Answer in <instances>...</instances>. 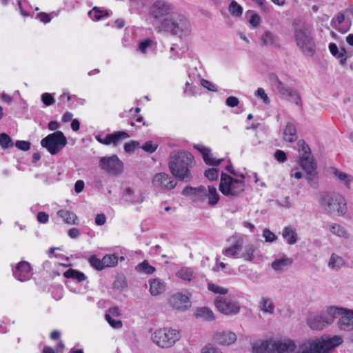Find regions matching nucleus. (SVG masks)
I'll return each instance as SVG.
<instances>
[{"label":"nucleus","mask_w":353,"mask_h":353,"mask_svg":"<svg viewBox=\"0 0 353 353\" xmlns=\"http://www.w3.org/2000/svg\"><path fill=\"white\" fill-rule=\"evenodd\" d=\"M282 236L289 245H294L297 241V234L292 227H285L282 232Z\"/></svg>","instance_id":"393cba45"},{"label":"nucleus","mask_w":353,"mask_h":353,"mask_svg":"<svg viewBox=\"0 0 353 353\" xmlns=\"http://www.w3.org/2000/svg\"><path fill=\"white\" fill-rule=\"evenodd\" d=\"M243 243L241 240H238L232 246L225 249L223 251V254L228 256H234L237 254L242 249Z\"/></svg>","instance_id":"72a5a7b5"},{"label":"nucleus","mask_w":353,"mask_h":353,"mask_svg":"<svg viewBox=\"0 0 353 353\" xmlns=\"http://www.w3.org/2000/svg\"><path fill=\"white\" fill-rule=\"evenodd\" d=\"M99 165L112 175H118L123 172V163L115 154L102 157L99 161Z\"/></svg>","instance_id":"f8f14e48"},{"label":"nucleus","mask_w":353,"mask_h":353,"mask_svg":"<svg viewBox=\"0 0 353 353\" xmlns=\"http://www.w3.org/2000/svg\"><path fill=\"white\" fill-rule=\"evenodd\" d=\"M204 175L210 181H214L218 178V170L210 168L205 171Z\"/></svg>","instance_id":"603ef678"},{"label":"nucleus","mask_w":353,"mask_h":353,"mask_svg":"<svg viewBox=\"0 0 353 353\" xmlns=\"http://www.w3.org/2000/svg\"><path fill=\"white\" fill-rule=\"evenodd\" d=\"M102 261L104 268L114 267L118 263L117 256L114 254H107L103 257Z\"/></svg>","instance_id":"a19ab883"},{"label":"nucleus","mask_w":353,"mask_h":353,"mask_svg":"<svg viewBox=\"0 0 353 353\" xmlns=\"http://www.w3.org/2000/svg\"><path fill=\"white\" fill-rule=\"evenodd\" d=\"M13 141L11 137L5 132L0 134V145L3 149H8L13 147Z\"/></svg>","instance_id":"ea45409f"},{"label":"nucleus","mask_w":353,"mask_h":353,"mask_svg":"<svg viewBox=\"0 0 353 353\" xmlns=\"http://www.w3.org/2000/svg\"><path fill=\"white\" fill-rule=\"evenodd\" d=\"M105 319L109 324L115 329H119L122 327V322L120 320H114L110 314H105Z\"/></svg>","instance_id":"864d4df0"},{"label":"nucleus","mask_w":353,"mask_h":353,"mask_svg":"<svg viewBox=\"0 0 353 353\" xmlns=\"http://www.w3.org/2000/svg\"><path fill=\"white\" fill-rule=\"evenodd\" d=\"M195 316L197 318H202L205 321H208L214 319V315L213 312L206 307H201L197 308L195 312Z\"/></svg>","instance_id":"bb28decb"},{"label":"nucleus","mask_w":353,"mask_h":353,"mask_svg":"<svg viewBox=\"0 0 353 353\" xmlns=\"http://www.w3.org/2000/svg\"><path fill=\"white\" fill-rule=\"evenodd\" d=\"M330 232L339 237H343L345 239H347L349 237V234L347 230L340 225L336 223H334L330 228Z\"/></svg>","instance_id":"4c0bfd02"},{"label":"nucleus","mask_w":353,"mask_h":353,"mask_svg":"<svg viewBox=\"0 0 353 353\" xmlns=\"http://www.w3.org/2000/svg\"><path fill=\"white\" fill-rule=\"evenodd\" d=\"M139 142L136 141H130L124 144V150L127 152H130L134 150L135 148L139 145Z\"/></svg>","instance_id":"052dcab7"},{"label":"nucleus","mask_w":353,"mask_h":353,"mask_svg":"<svg viewBox=\"0 0 353 353\" xmlns=\"http://www.w3.org/2000/svg\"><path fill=\"white\" fill-rule=\"evenodd\" d=\"M241 179H234L230 175L222 172L221 175L219 190L221 192L231 199L239 196L245 190L243 174H239Z\"/></svg>","instance_id":"0eeeda50"},{"label":"nucleus","mask_w":353,"mask_h":353,"mask_svg":"<svg viewBox=\"0 0 353 353\" xmlns=\"http://www.w3.org/2000/svg\"><path fill=\"white\" fill-rule=\"evenodd\" d=\"M176 276L179 278L185 281H191L192 279V272L188 269L183 268L176 272Z\"/></svg>","instance_id":"8fccbe9b"},{"label":"nucleus","mask_w":353,"mask_h":353,"mask_svg":"<svg viewBox=\"0 0 353 353\" xmlns=\"http://www.w3.org/2000/svg\"><path fill=\"white\" fill-rule=\"evenodd\" d=\"M89 263L90 265L97 270H101L104 269L103 261L97 259L94 255H92L89 258Z\"/></svg>","instance_id":"49530a36"},{"label":"nucleus","mask_w":353,"mask_h":353,"mask_svg":"<svg viewBox=\"0 0 353 353\" xmlns=\"http://www.w3.org/2000/svg\"><path fill=\"white\" fill-rule=\"evenodd\" d=\"M255 251V248L253 245H248L245 250L242 256L245 259V260L248 261H252L254 256V252Z\"/></svg>","instance_id":"a18cd8bd"},{"label":"nucleus","mask_w":353,"mask_h":353,"mask_svg":"<svg viewBox=\"0 0 353 353\" xmlns=\"http://www.w3.org/2000/svg\"><path fill=\"white\" fill-rule=\"evenodd\" d=\"M299 145H300L301 150L303 152V156H310V148L308 145L306 144L304 140H300L299 141Z\"/></svg>","instance_id":"0e129e2a"},{"label":"nucleus","mask_w":353,"mask_h":353,"mask_svg":"<svg viewBox=\"0 0 353 353\" xmlns=\"http://www.w3.org/2000/svg\"><path fill=\"white\" fill-rule=\"evenodd\" d=\"M270 350V341H262L259 343H255L253 346L254 353H269Z\"/></svg>","instance_id":"c9c22d12"},{"label":"nucleus","mask_w":353,"mask_h":353,"mask_svg":"<svg viewBox=\"0 0 353 353\" xmlns=\"http://www.w3.org/2000/svg\"><path fill=\"white\" fill-rule=\"evenodd\" d=\"M208 288L210 291L213 292L216 294H225L228 290L221 287L216 284L209 283L208 285Z\"/></svg>","instance_id":"09e8293b"},{"label":"nucleus","mask_w":353,"mask_h":353,"mask_svg":"<svg viewBox=\"0 0 353 353\" xmlns=\"http://www.w3.org/2000/svg\"><path fill=\"white\" fill-rule=\"evenodd\" d=\"M256 96L261 98L265 104L270 103V99L262 88H259L256 92Z\"/></svg>","instance_id":"13d9d810"},{"label":"nucleus","mask_w":353,"mask_h":353,"mask_svg":"<svg viewBox=\"0 0 353 353\" xmlns=\"http://www.w3.org/2000/svg\"><path fill=\"white\" fill-rule=\"evenodd\" d=\"M299 164L306 173L316 170V163L310 156H302L300 158Z\"/></svg>","instance_id":"b1692460"},{"label":"nucleus","mask_w":353,"mask_h":353,"mask_svg":"<svg viewBox=\"0 0 353 353\" xmlns=\"http://www.w3.org/2000/svg\"><path fill=\"white\" fill-rule=\"evenodd\" d=\"M30 270L29 263L21 261L13 271L14 276L21 282L26 281L30 279Z\"/></svg>","instance_id":"a211bd4d"},{"label":"nucleus","mask_w":353,"mask_h":353,"mask_svg":"<svg viewBox=\"0 0 353 353\" xmlns=\"http://www.w3.org/2000/svg\"><path fill=\"white\" fill-rule=\"evenodd\" d=\"M205 197L208 199V203L210 205L216 204L219 200V195L216 188L213 185L208 186V191L206 190Z\"/></svg>","instance_id":"c85d7f7f"},{"label":"nucleus","mask_w":353,"mask_h":353,"mask_svg":"<svg viewBox=\"0 0 353 353\" xmlns=\"http://www.w3.org/2000/svg\"><path fill=\"white\" fill-rule=\"evenodd\" d=\"M180 338L179 331L171 327L158 329L151 335L152 341L162 348L172 347Z\"/></svg>","instance_id":"1a4fd4ad"},{"label":"nucleus","mask_w":353,"mask_h":353,"mask_svg":"<svg viewBox=\"0 0 353 353\" xmlns=\"http://www.w3.org/2000/svg\"><path fill=\"white\" fill-rule=\"evenodd\" d=\"M229 12L234 17H239L241 15L243 9L235 1H232L229 6Z\"/></svg>","instance_id":"37998d69"},{"label":"nucleus","mask_w":353,"mask_h":353,"mask_svg":"<svg viewBox=\"0 0 353 353\" xmlns=\"http://www.w3.org/2000/svg\"><path fill=\"white\" fill-rule=\"evenodd\" d=\"M333 22L336 29L343 33L347 32L351 26V20L345 19V15L341 12L337 14L336 21Z\"/></svg>","instance_id":"412c9836"},{"label":"nucleus","mask_w":353,"mask_h":353,"mask_svg":"<svg viewBox=\"0 0 353 353\" xmlns=\"http://www.w3.org/2000/svg\"><path fill=\"white\" fill-rule=\"evenodd\" d=\"M152 44V41L150 39H146L143 41H142L139 46V50L145 53L146 51V49L149 48Z\"/></svg>","instance_id":"338daca9"},{"label":"nucleus","mask_w":353,"mask_h":353,"mask_svg":"<svg viewBox=\"0 0 353 353\" xmlns=\"http://www.w3.org/2000/svg\"><path fill=\"white\" fill-rule=\"evenodd\" d=\"M214 304L220 312L225 315H236L240 311V306L236 301L229 297L218 296Z\"/></svg>","instance_id":"9b49d317"},{"label":"nucleus","mask_w":353,"mask_h":353,"mask_svg":"<svg viewBox=\"0 0 353 353\" xmlns=\"http://www.w3.org/2000/svg\"><path fill=\"white\" fill-rule=\"evenodd\" d=\"M157 146L158 145L153 144L152 141H147L141 148L144 151L149 153H152L157 150Z\"/></svg>","instance_id":"bf43d9fd"},{"label":"nucleus","mask_w":353,"mask_h":353,"mask_svg":"<svg viewBox=\"0 0 353 353\" xmlns=\"http://www.w3.org/2000/svg\"><path fill=\"white\" fill-rule=\"evenodd\" d=\"M201 353H223L221 350L212 344H208L201 349Z\"/></svg>","instance_id":"3c124183"},{"label":"nucleus","mask_w":353,"mask_h":353,"mask_svg":"<svg viewBox=\"0 0 353 353\" xmlns=\"http://www.w3.org/2000/svg\"><path fill=\"white\" fill-rule=\"evenodd\" d=\"M193 162L191 154L183 151H172L170 154L168 167L172 174L179 180L189 182L192 176L189 167Z\"/></svg>","instance_id":"f03ea898"},{"label":"nucleus","mask_w":353,"mask_h":353,"mask_svg":"<svg viewBox=\"0 0 353 353\" xmlns=\"http://www.w3.org/2000/svg\"><path fill=\"white\" fill-rule=\"evenodd\" d=\"M103 14L104 16L108 17L109 13L107 10H101L99 8L95 6L88 12V15L91 19L99 21L102 18Z\"/></svg>","instance_id":"58836bf2"},{"label":"nucleus","mask_w":353,"mask_h":353,"mask_svg":"<svg viewBox=\"0 0 353 353\" xmlns=\"http://www.w3.org/2000/svg\"><path fill=\"white\" fill-rule=\"evenodd\" d=\"M343 342L339 335L310 338L299 344L296 353H332Z\"/></svg>","instance_id":"f257e3e1"},{"label":"nucleus","mask_w":353,"mask_h":353,"mask_svg":"<svg viewBox=\"0 0 353 353\" xmlns=\"http://www.w3.org/2000/svg\"><path fill=\"white\" fill-rule=\"evenodd\" d=\"M259 308L263 312L273 314L274 306L269 298L262 297L259 303Z\"/></svg>","instance_id":"c756f323"},{"label":"nucleus","mask_w":353,"mask_h":353,"mask_svg":"<svg viewBox=\"0 0 353 353\" xmlns=\"http://www.w3.org/2000/svg\"><path fill=\"white\" fill-rule=\"evenodd\" d=\"M284 141L293 143L297 139L296 129L294 124L288 123L283 131Z\"/></svg>","instance_id":"5701e85b"},{"label":"nucleus","mask_w":353,"mask_h":353,"mask_svg":"<svg viewBox=\"0 0 353 353\" xmlns=\"http://www.w3.org/2000/svg\"><path fill=\"white\" fill-rule=\"evenodd\" d=\"M292 26L296 45L304 54L312 56L315 52V44L307 24L303 19H296Z\"/></svg>","instance_id":"39448f33"},{"label":"nucleus","mask_w":353,"mask_h":353,"mask_svg":"<svg viewBox=\"0 0 353 353\" xmlns=\"http://www.w3.org/2000/svg\"><path fill=\"white\" fill-rule=\"evenodd\" d=\"M201 84L202 85V86H203L204 88H205L206 89H208L210 91H212V92L217 91L216 85L208 80L202 79L201 81Z\"/></svg>","instance_id":"680f3d73"},{"label":"nucleus","mask_w":353,"mask_h":353,"mask_svg":"<svg viewBox=\"0 0 353 353\" xmlns=\"http://www.w3.org/2000/svg\"><path fill=\"white\" fill-rule=\"evenodd\" d=\"M345 264L343 259L335 253L332 254L328 263V267L332 270H338Z\"/></svg>","instance_id":"cd10ccee"},{"label":"nucleus","mask_w":353,"mask_h":353,"mask_svg":"<svg viewBox=\"0 0 353 353\" xmlns=\"http://www.w3.org/2000/svg\"><path fill=\"white\" fill-rule=\"evenodd\" d=\"M165 285L159 279H155L150 282V292L151 295L157 296L165 291Z\"/></svg>","instance_id":"a878e982"},{"label":"nucleus","mask_w":353,"mask_h":353,"mask_svg":"<svg viewBox=\"0 0 353 353\" xmlns=\"http://www.w3.org/2000/svg\"><path fill=\"white\" fill-rule=\"evenodd\" d=\"M213 339L218 344L228 346L235 343L237 336L230 330H223L214 332Z\"/></svg>","instance_id":"2eb2a0df"},{"label":"nucleus","mask_w":353,"mask_h":353,"mask_svg":"<svg viewBox=\"0 0 353 353\" xmlns=\"http://www.w3.org/2000/svg\"><path fill=\"white\" fill-rule=\"evenodd\" d=\"M174 12L171 4L163 0H158L152 3L150 8V15L154 19V25L157 32Z\"/></svg>","instance_id":"6e6552de"},{"label":"nucleus","mask_w":353,"mask_h":353,"mask_svg":"<svg viewBox=\"0 0 353 353\" xmlns=\"http://www.w3.org/2000/svg\"><path fill=\"white\" fill-rule=\"evenodd\" d=\"M342 312L341 307H328L325 310L310 314L307 319V324L313 330H324L332 325L337 314Z\"/></svg>","instance_id":"423d86ee"},{"label":"nucleus","mask_w":353,"mask_h":353,"mask_svg":"<svg viewBox=\"0 0 353 353\" xmlns=\"http://www.w3.org/2000/svg\"><path fill=\"white\" fill-rule=\"evenodd\" d=\"M262 45L264 46H275L277 38L270 32L266 31L261 37Z\"/></svg>","instance_id":"2f4dec72"},{"label":"nucleus","mask_w":353,"mask_h":353,"mask_svg":"<svg viewBox=\"0 0 353 353\" xmlns=\"http://www.w3.org/2000/svg\"><path fill=\"white\" fill-rule=\"evenodd\" d=\"M318 202L326 214L343 216L347 212L344 196L336 192H323L319 194Z\"/></svg>","instance_id":"7ed1b4c3"},{"label":"nucleus","mask_w":353,"mask_h":353,"mask_svg":"<svg viewBox=\"0 0 353 353\" xmlns=\"http://www.w3.org/2000/svg\"><path fill=\"white\" fill-rule=\"evenodd\" d=\"M57 215L62 218L65 223L68 224H74L75 220L77 219L75 214L66 210H61L58 211Z\"/></svg>","instance_id":"473e14b6"},{"label":"nucleus","mask_w":353,"mask_h":353,"mask_svg":"<svg viewBox=\"0 0 353 353\" xmlns=\"http://www.w3.org/2000/svg\"><path fill=\"white\" fill-rule=\"evenodd\" d=\"M263 236L265 238L266 242L272 243L276 239V235L269 229H265L263 230Z\"/></svg>","instance_id":"4d7b16f0"},{"label":"nucleus","mask_w":353,"mask_h":353,"mask_svg":"<svg viewBox=\"0 0 353 353\" xmlns=\"http://www.w3.org/2000/svg\"><path fill=\"white\" fill-rule=\"evenodd\" d=\"M225 103L228 106L234 108L239 105V101L238 98L232 96L227 98Z\"/></svg>","instance_id":"69168bd1"},{"label":"nucleus","mask_w":353,"mask_h":353,"mask_svg":"<svg viewBox=\"0 0 353 353\" xmlns=\"http://www.w3.org/2000/svg\"><path fill=\"white\" fill-rule=\"evenodd\" d=\"M170 305L176 310H185L191 306L190 299L181 293L173 294L169 299Z\"/></svg>","instance_id":"4468645a"},{"label":"nucleus","mask_w":353,"mask_h":353,"mask_svg":"<svg viewBox=\"0 0 353 353\" xmlns=\"http://www.w3.org/2000/svg\"><path fill=\"white\" fill-rule=\"evenodd\" d=\"M270 81L274 90L282 97H286L290 92L293 89V88L288 86L281 81L275 74H272L270 76Z\"/></svg>","instance_id":"aec40b11"},{"label":"nucleus","mask_w":353,"mask_h":353,"mask_svg":"<svg viewBox=\"0 0 353 353\" xmlns=\"http://www.w3.org/2000/svg\"><path fill=\"white\" fill-rule=\"evenodd\" d=\"M37 17L40 19L41 21L46 23L51 21V17L50 14L46 12H40L38 14Z\"/></svg>","instance_id":"774afa93"},{"label":"nucleus","mask_w":353,"mask_h":353,"mask_svg":"<svg viewBox=\"0 0 353 353\" xmlns=\"http://www.w3.org/2000/svg\"><path fill=\"white\" fill-rule=\"evenodd\" d=\"M293 263L291 258L286 256L276 259L272 263V268L278 272H282L287 270Z\"/></svg>","instance_id":"4be33fe9"},{"label":"nucleus","mask_w":353,"mask_h":353,"mask_svg":"<svg viewBox=\"0 0 353 353\" xmlns=\"http://www.w3.org/2000/svg\"><path fill=\"white\" fill-rule=\"evenodd\" d=\"M330 174L337 181L343 184L347 189L350 190L353 185V176L342 172L335 167L329 168Z\"/></svg>","instance_id":"dca6fc26"},{"label":"nucleus","mask_w":353,"mask_h":353,"mask_svg":"<svg viewBox=\"0 0 353 353\" xmlns=\"http://www.w3.org/2000/svg\"><path fill=\"white\" fill-rule=\"evenodd\" d=\"M152 184L156 188H161L166 190L174 188L177 182L165 172L156 174L152 179Z\"/></svg>","instance_id":"ddd939ff"},{"label":"nucleus","mask_w":353,"mask_h":353,"mask_svg":"<svg viewBox=\"0 0 353 353\" xmlns=\"http://www.w3.org/2000/svg\"><path fill=\"white\" fill-rule=\"evenodd\" d=\"M41 100L42 102L47 106L51 105L55 102L54 97L49 93H43L41 95Z\"/></svg>","instance_id":"5fc2aeb1"},{"label":"nucleus","mask_w":353,"mask_h":353,"mask_svg":"<svg viewBox=\"0 0 353 353\" xmlns=\"http://www.w3.org/2000/svg\"><path fill=\"white\" fill-rule=\"evenodd\" d=\"M64 276L65 278H70L77 280L79 282L83 281L86 279V276L83 273L78 270L69 269L66 270L64 274Z\"/></svg>","instance_id":"f704fd0d"},{"label":"nucleus","mask_w":353,"mask_h":353,"mask_svg":"<svg viewBox=\"0 0 353 353\" xmlns=\"http://www.w3.org/2000/svg\"><path fill=\"white\" fill-rule=\"evenodd\" d=\"M135 270L137 272L145 273L147 274H151L155 271L154 267L150 265L148 261L145 260L142 263L138 264Z\"/></svg>","instance_id":"e433bc0d"},{"label":"nucleus","mask_w":353,"mask_h":353,"mask_svg":"<svg viewBox=\"0 0 353 353\" xmlns=\"http://www.w3.org/2000/svg\"><path fill=\"white\" fill-rule=\"evenodd\" d=\"M343 312L337 314L340 316L338 321V325L340 330L350 331L353 330V310H345L341 307Z\"/></svg>","instance_id":"f3484780"},{"label":"nucleus","mask_w":353,"mask_h":353,"mask_svg":"<svg viewBox=\"0 0 353 353\" xmlns=\"http://www.w3.org/2000/svg\"><path fill=\"white\" fill-rule=\"evenodd\" d=\"M306 179L310 186L314 189L318 188V176L316 170L309 172L306 173Z\"/></svg>","instance_id":"79ce46f5"},{"label":"nucleus","mask_w":353,"mask_h":353,"mask_svg":"<svg viewBox=\"0 0 353 353\" xmlns=\"http://www.w3.org/2000/svg\"><path fill=\"white\" fill-rule=\"evenodd\" d=\"M287 99L296 105H301V99L299 93L295 89H292L286 97Z\"/></svg>","instance_id":"de8ad7c7"},{"label":"nucleus","mask_w":353,"mask_h":353,"mask_svg":"<svg viewBox=\"0 0 353 353\" xmlns=\"http://www.w3.org/2000/svg\"><path fill=\"white\" fill-rule=\"evenodd\" d=\"M191 32L192 26L189 19L184 14L176 11L159 31V33L169 34L180 39L188 37Z\"/></svg>","instance_id":"20e7f679"},{"label":"nucleus","mask_w":353,"mask_h":353,"mask_svg":"<svg viewBox=\"0 0 353 353\" xmlns=\"http://www.w3.org/2000/svg\"><path fill=\"white\" fill-rule=\"evenodd\" d=\"M67 139L61 131H55L41 141V145L52 155L59 153L67 144Z\"/></svg>","instance_id":"9d476101"},{"label":"nucleus","mask_w":353,"mask_h":353,"mask_svg":"<svg viewBox=\"0 0 353 353\" xmlns=\"http://www.w3.org/2000/svg\"><path fill=\"white\" fill-rule=\"evenodd\" d=\"M274 158L280 163H283L287 160L286 154L280 150H278L274 153Z\"/></svg>","instance_id":"e2e57ef3"},{"label":"nucleus","mask_w":353,"mask_h":353,"mask_svg":"<svg viewBox=\"0 0 353 353\" xmlns=\"http://www.w3.org/2000/svg\"><path fill=\"white\" fill-rule=\"evenodd\" d=\"M129 134L124 132V131H116L113 133L110 134L111 137V144H112L114 146H117L120 143L129 137Z\"/></svg>","instance_id":"7c9ffc66"},{"label":"nucleus","mask_w":353,"mask_h":353,"mask_svg":"<svg viewBox=\"0 0 353 353\" xmlns=\"http://www.w3.org/2000/svg\"><path fill=\"white\" fill-rule=\"evenodd\" d=\"M182 194L185 196H190L194 201L203 200L206 194V189L203 185L197 188L188 185L184 188Z\"/></svg>","instance_id":"6ab92c4d"},{"label":"nucleus","mask_w":353,"mask_h":353,"mask_svg":"<svg viewBox=\"0 0 353 353\" xmlns=\"http://www.w3.org/2000/svg\"><path fill=\"white\" fill-rule=\"evenodd\" d=\"M203 158L205 163L210 165H219L223 161V159L216 160L213 158L210 154V150L203 155Z\"/></svg>","instance_id":"c03bdc74"},{"label":"nucleus","mask_w":353,"mask_h":353,"mask_svg":"<svg viewBox=\"0 0 353 353\" xmlns=\"http://www.w3.org/2000/svg\"><path fill=\"white\" fill-rule=\"evenodd\" d=\"M30 143L27 141H17L15 146L22 151H28L30 148Z\"/></svg>","instance_id":"6e6d98bb"}]
</instances>
